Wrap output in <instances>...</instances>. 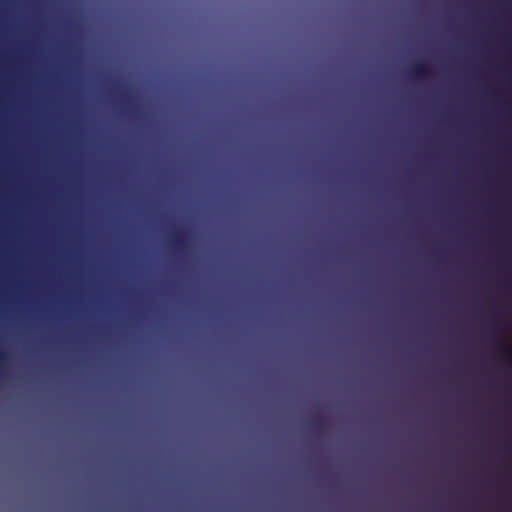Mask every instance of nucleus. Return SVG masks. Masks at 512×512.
Here are the masks:
<instances>
[{"label": "nucleus", "mask_w": 512, "mask_h": 512, "mask_svg": "<svg viewBox=\"0 0 512 512\" xmlns=\"http://www.w3.org/2000/svg\"><path fill=\"white\" fill-rule=\"evenodd\" d=\"M240 166L278 165V162H0V166Z\"/></svg>", "instance_id": "obj_1"}, {"label": "nucleus", "mask_w": 512, "mask_h": 512, "mask_svg": "<svg viewBox=\"0 0 512 512\" xmlns=\"http://www.w3.org/2000/svg\"><path fill=\"white\" fill-rule=\"evenodd\" d=\"M431 73L430 68L425 63H417L410 69V75L416 78H425Z\"/></svg>", "instance_id": "obj_2"}, {"label": "nucleus", "mask_w": 512, "mask_h": 512, "mask_svg": "<svg viewBox=\"0 0 512 512\" xmlns=\"http://www.w3.org/2000/svg\"><path fill=\"white\" fill-rule=\"evenodd\" d=\"M496 352L499 356L512 362V349L505 342H498L496 345Z\"/></svg>", "instance_id": "obj_3"}, {"label": "nucleus", "mask_w": 512, "mask_h": 512, "mask_svg": "<svg viewBox=\"0 0 512 512\" xmlns=\"http://www.w3.org/2000/svg\"><path fill=\"white\" fill-rule=\"evenodd\" d=\"M172 242L176 248H183L186 245V233L183 231H177L174 234Z\"/></svg>", "instance_id": "obj_4"}, {"label": "nucleus", "mask_w": 512, "mask_h": 512, "mask_svg": "<svg viewBox=\"0 0 512 512\" xmlns=\"http://www.w3.org/2000/svg\"><path fill=\"white\" fill-rule=\"evenodd\" d=\"M433 134V129L429 125L419 126L417 129V136L419 139H427Z\"/></svg>", "instance_id": "obj_5"}, {"label": "nucleus", "mask_w": 512, "mask_h": 512, "mask_svg": "<svg viewBox=\"0 0 512 512\" xmlns=\"http://www.w3.org/2000/svg\"><path fill=\"white\" fill-rule=\"evenodd\" d=\"M310 425L315 430L323 429V419L320 417H315L310 421Z\"/></svg>", "instance_id": "obj_6"}, {"label": "nucleus", "mask_w": 512, "mask_h": 512, "mask_svg": "<svg viewBox=\"0 0 512 512\" xmlns=\"http://www.w3.org/2000/svg\"><path fill=\"white\" fill-rule=\"evenodd\" d=\"M440 124H441L442 130H446L448 128V112L447 111H441Z\"/></svg>", "instance_id": "obj_7"}, {"label": "nucleus", "mask_w": 512, "mask_h": 512, "mask_svg": "<svg viewBox=\"0 0 512 512\" xmlns=\"http://www.w3.org/2000/svg\"><path fill=\"white\" fill-rule=\"evenodd\" d=\"M6 359H7L6 353L0 350V365L4 364Z\"/></svg>", "instance_id": "obj_8"}, {"label": "nucleus", "mask_w": 512, "mask_h": 512, "mask_svg": "<svg viewBox=\"0 0 512 512\" xmlns=\"http://www.w3.org/2000/svg\"><path fill=\"white\" fill-rule=\"evenodd\" d=\"M445 181L443 182V210H445Z\"/></svg>", "instance_id": "obj_9"}]
</instances>
